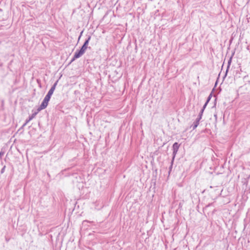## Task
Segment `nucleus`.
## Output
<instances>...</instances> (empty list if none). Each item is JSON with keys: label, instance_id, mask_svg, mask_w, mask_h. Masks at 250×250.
Masks as SVG:
<instances>
[{"label": "nucleus", "instance_id": "obj_3", "mask_svg": "<svg viewBox=\"0 0 250 250\" xmlns=\"http://www.w3.org/2000/svg\"><path fill=\"white\" fill-rule=\"evenodd\" d=\"M39 112H38V111L37 112H35L34 113H33L31 116H30L29 117V119L26 120V122L25 123L23 124V126H24L26 125V124L29 122H30L31 120H32L33 118H34L35 117V116H36V115L38 114Z\"/></svg>", "mask_w": 250, "mask_h": 250}, {"label": "nucleus", "instance_id": "obj_17", "mask_svg": "<svg viewBox=\"0 0 250 250\" xmlns=\"http://www.w3.org/2000/svg\"><path fill=\"white\" fill-rule=\"evenodd\" d=\"M202 118H200V117H198V118L196 119V121L198 123H199L200 120Z\"/></svg>", "mask_w": 250, "mask_h": 250}, {"label": "nucleus", "instance_id": "obj_1", "mask_svg": "<svg viewBox=\"0 0 250 250\" xmlns=\"http://www.w3.org/2000/svg\"><path fill=\"white\" fill-rule=\"evenodd\" d=\"M91 37L88 36L87 39L85 41L84 44L81 47V49L79 51H77L75 52L73 58L72 60V61H73L76 59H78L81 57L85 52L86 49L87 48V45L88 44L90 40Z\"/></svg>", "mask_w": 250, "mask_h": 250}, {"label": "nucleus", "instance_id": "obj_11", "mask_svg": "<svg viewBox=\"0 0 250 250\" xmlns=\"http://www.w3.org/2000/svg\"><path fill=\"white\" fill-rule=\"evenodd\" d=\"M53 91H52V90H49V91L48 92L47 94V95L50 96V97H51V96L52 95V94H53Z\"/></svg>", "mask_w": 250, "mask_h": 250}, {"label": "nucleus", "instance_id": "obj_14", "mask_svg": "<svg viewBox=\"0 0 250 250\" xmlns=\"http://www.w3.org/2000/svg\"><path fill=\"white\" fill-rule=\"evenodd\" d=\"M211 95L210 94V95L208 96V99H207V100L206 101V103H207L208 104L209 102V100H210V99L211 98Z\"/></svg>", "mask_w": 250, "mask_h": 250}, {"label": "nucleus", "instance_id": "obj_15", "mask_svg": "<svg viewBox=\"0 0 250 250\" xmlns=\"http://www.w3.org/2000/svg\"><path fill=\"white\" fill-rule=\"evenodd\" d=\"M208 104V103L206 102V103L204 105L202 109L201 110H203V111H204L207 105Z\"/></svg>", "mask_w": 250, "mask_h": 250}, {"label": "nucleus", "instance_id": "obj_19", "mask_svg": "<svg viewBox=\"0 0 250 250\" xmlns=\"http://www.w3.org/2000/svg\"><path fill=\"white\" fill-rule=\"evenodd\" d=\"M83 32V31H82V32H81V34H80V36H79V40H80V38H81V35H82V34Z\"/></svg>", "mask_w": 250, "mask_h": 250}, {"label": "nucleus", "instance_id": "obj_2", "mask_svg": "<svg viewBox=\"0 0 250 250\" xmlns=\"http://www.w3.org/2000/svg\"><path fill=\"white\" fill-rule=\"evenodd\" d=\"M48 103L45 101L43 100L42 103L40 105V107L37 109L38 112L45 109L48 105Z\"/></svg>", "mask_w": 250, "mask_h": 250}, {"label": "nucleus", "instance_id": "obj_4", "mask_svg": "<svg viewBox=\"0 0 250 250\" xmlns=\"http://www.w3.org/2000/svg\"><path fill=\"white\" fill-rule=\"evenodd\" d=\"M178 150H173V158H172V162H171V166L170 167V169H171L172 167V165H173V161L174 160V158H175V157L176 155V153L177 152Z\"/></svg>", "mask_w": 250, "mask_h": 250}, {"label": "nucleus", "instance_id": "obj_16", "mask_svg": "<svg viewBox=\"0 0 250 250\" xmlns=\"http://www.w3.org/2000/svg\"><path fill=\"white\" fill-rule=\"evenodd\" d=\"M202 118H200V117H198V118L196 119V121L198 123H199L200 120Z\"/></svg>", "mask_w": 250, "mask_h": 250}, {"label": "nucleus", "instance_id": "obj_18", "mask_svg": "<svg viewBox=\"0 0 250 250\" xmlns=\"http://www.w3.org/2000/svg\"><path fill=\"white\" fill-rule=\"evenodd\" d=\"M4 155V152L2 151L0 152V157H2Z\"/></svg>", "mask_w": 250, "mask_h": 250}, {"label": "nucleus", "instance_id": "obj_6", "mask_svg": "<svg viewBox=\"0 0 250 250\" xmlns=\"http://www.w3.org/2000/svg\"><path fill=\"white\" fill-rule=\"evenodd\" d=\"M58 81H57L54 83V84L53 85V86L51 87V88L50 89V90H52V91H54L55 88H56V87L57 85V83H58Z\"/></svg>", "mask_w": 250, "mask_h": 250}, {"label": "nucleus", "instance_id": "obj_7", "mask_svg": "<svg viewBox=\"0 0 250 250\" xmlns=\"http://www.w3.org/2000/svg\"><path fill=\"white\" fill-rule=\"evenodd\" d=\"M58 81H57L54 83V84L53 85V86L51 87V88L50 89V90H52V91H54L55 88H56V87L57 85V83H58Z\"/></svg>", "mask_w": 250, "mask_h": 250}, {"label": "nucleus", "instance_id": "obj_8", "mask_svg": "<svg viewBox=\"0 0 250 250\" xmlns=\"http://www.w3.org/2000/svg\"><path fill=\"white\" fill-rule=\"evenodd\" d=\"M199 124V123H198L197 122L195 121L193 122V124L192 125L193 129H195L198 126Z\"/></svg>", "mask_w": 250, "mask_h": 250}, {"label": "nucleus", "instance_id": "obj_20", "mask_svg": "<svg viewBox=\"0 0 250 250\" xmlns=\"http://www.w3.org/2000/svg\"><path fill=\"white\" fill-rule=\"evenodd\" d=\"M2 11V10L1 9H0V11Z\"/></svg>", "mask_w": 250, "mask_h": 250}, {"label": "nucleus", "instance_id": "obj_9", "mask_svg": "<svg viewBox=\"0 0 250 250\" xmlns=\"http://www.w3.org/2000/svg\"><path fill=\"white\" fill-rule=\"evenodd\" d=\"M231 59H232V58H230V59H229V61H228V67H227V71H226V73H227L228 71V69L230 66V63L231 62ZM227 75V73H226V75Z\"/></svg>", "mask_w": 250, "mask_h": 250}, {"label": "nucleus", "instance_id": "obj_12", "mask_svg": "<svg viewBox=\"0 0 250 250\" xmlns=\"http://www.w3.org/2000/svg\"><path fill=\"white\" fill-rule=\"evenodd\" d=\"M203 112H204L203 110H201L200 111V112L199 115H198V117H200V118H202Z\"/></svg>", "mask_w": 250, "mask_h": 250}, {"label": "nucleus", "instance_id": "obj_5", "mask_svg": "<svg viewBox=\"0 0 250 250\" xmlns=\"http://www.w3.org/2000/svg\"><path fill=\"white\" fill-rule=\"evenodd\" d=\"M179 147V145L177 143H175L172 146L173 150H178Z\"/></svg>", "mask_w": 250, "mask_h": 250}, {"label": "nucleus", "instance_id": "obj_13", "mask_svg": "<svg viewBox=\"0 0 250 250\" xmlns=\"http://www.w3.org/2000/svg\"><path fill=\"white\" fill-rule=\"evenodd\" d=\"M5 167H5V166H4L2 168V169H1V170H0V173H3L4 172V171H5Z\"/></svg>", "mask_w": 250, "mask_h": 250}, {"label": "nucleus", "instance_id": "obj_10", "mask_svg": "<svg viewBox=\"0 0 250 250\" xmlns=\"http://www.w3.org/2000/svg\"><path fill=\"white\" fill-rule=\"evenodd\" d=\"M51 98V97L48 96V95H46L45 97H44L43 100L44 101H45L46 102H47L48 103L50 99Z\"/></svg>", "mask_w": 250, "mask_h": 250}]
</instances>
